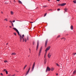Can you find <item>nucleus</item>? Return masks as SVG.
<instances>
[{
  "instance_id": "obj_35",
  "label": "nucleus",
  "mask_w": 76,
  "mask_h": 76,
  "mask_svg": "<svg viewBox=\"0 0 76 76\" xmlns=\"http://www.w3.org/2000/svg\"><path fill=\"white\" fill-rule=\"evenodd\" d=\"M31 69V67H29V68L28 69V70L29 71V70H30V69Z\"/></svg>"
},
{
  "instance_id": "obj_51",
  "label": "nucleus",
  "mask_w": 76,
  "mask_h": 76,
  "mask_svg": "<svg viewBox=\"0 0 76 76\" xmlns=\"http://www.w3.org/2000/svg\"><path fill=\"white\" fill-rule=\"evenodd\" d=\"M30 53H31V51H30Z\"/></svg>"
},
{
  "instance_id": "obj_1",
  "label": "nucleus",
  "mask_w": 76,
  "mask_h": 76,
  "mask_svg": "<svg viewBox=\"0 0 76 76\" xmlns=\"http://www.w3.org/2000/svg\"><path fill=\"white\" fill-rule=\"evenodd\" d=\"M13 29H14L15 31H16V32L18 33V35L20 36V42H21V41H22V40L23 41V42H24L25 41V42H26V40L27 39L26 38H25V39L24 38V37H25V35L24 34H23L22 35H21L20 34H19V31H18V30L16 29V28H13Z\"/></svg>"
},
{
  "instance_id": "obj_10",
  "label": "nucleus",
  "mask_w": 76,
  "mask_h": 76,
  "mask_svg": "<svg viewBox=\"0 0 76 76\" xmlns=\"http://www.w3.org/2000/svg\"><path fill=\"white\" fill-rule=\"evenodd\" d=\"M44 63L45 64H46V62H47V59L45 58L44 60Z\"/></svg>"
},
{
  "instance_id": "obj_29",
  "label": "nucleus",
  "mask_w": 76,
  "mask_h": 76,
  "mask_svg": "<svg viewBox=\"0 0 76 76\" xmlns=\"http://www.w3.org/2000/svg\"><path fill=\"white\" fill-rule=\"evenodd\" d=\"M14 35H15V36H16V33H14Z\"/></svg>"
},
{
  "instance_id": "obj_4",
  "label": "nucleus",
  "mask_w": 76,
  "mask_h": 76,
  "mask_svg": "<svg viewBox=\"0 0 76 76\" xmlns=\"http://www.w3.org/2000/svg\"><path fill=\"white\" fill-rule=\"evenodd\" d=\"M66 3H63L62 4H59L58 5V6H64L65 5H66Z\"/></svg>"
},
{
  "instance_id": "obj_25",
  "label": "nucleus",
  "mask_w": 76,
  "mask_h": 76,
  "mask_svg": "<svg viewBox=\"0 0 76 76\" xmlns=\"http://www.w3.org/2000/svg\"><path fill=\"white\" fill-rule=\"evenodd\" d=\"M56 65H57V66L58 67H60V65H59V64H58L57 63L56 64Z\"/></svg>"
},
{
  "instance_id": "obj_37",
  "label": "nucleus",
  "mask_w": 76,
  "mask_h": 76,
  "mask_svg": "<svg viewBox=\"0 0 76 76\" xmlns=\"http://www.w3.org/2000/svg\"><path fill=\"white\" fill-rule=\"evenodd\" d=\"M1 75V76H3V74L2 73H1L0 74Z\"/></svg>"
},
{
  "instance_id": "obj_50",
  "label": "nucleus",
  "mask_w": 76,
  "mask_h": 76,
  "mask_svg": "<svg viewBox=\"0 0 76 76\" xmlns=\"http://www.w3.org/2000/svg\"><path fill=\"white\" fill-rule=\"evenodd\" d=\"M48 0V1H50V0Z\"/></svg>"
},
{
  "instance_id": "obj_44",
  "label": "nucleus",
  "mask_w": 76,
  "mask_h": 76,
  "mask_svg": "<svg viewBox=\"0 0 76 76\" xmlns=\"http://www.w3.org/2000/svg\"><path fill=\"white\" fill-rule=\"evenodd\" d=\"M43 7H46V6H44Z\"/></svg>"
},
{
  "instance_id": "obj_17",
  "label": "nucleus",
  "mask_w": 76,
  "mask_h": 76,
  "mask_svg": "<svg viewBox=\"0 0 76 76\" xmlns=\"http://www.w3.org/2000/svg\"><path fill=\"white\" fill-rule=\"evenodd\" d=\"M16 53H12L11 54V55H16Z\"/></svg>"
},
{
  "instance_id": "obj_3",
  "label": "nucleus",
  "mask_w": 76,
  "mask_h": 76,
  "mask_svg": "<svg viewBox=\"0 0 76 76\" xmlns=\"http://www.w3.org/2000/svg\"><path fill=\"white\" fill-rule=\"evenodd\" d=\"M35 62H34L33 64V66H32V68L31 69V72H32V71L34 70V67H35Z\"/></svg>"
},
{
  "instance_id": "obj_30",
  "label": "nucleus",
  "mask_w": 76,
  "mask_h": 76,
  "mask_svg": "<svg viewBox=\"0 0 76 76\" xmlns=\"http://www.w3.org/2000/svg\"><path fill=\"white\" fill-rule=\"evenodd\" d=\"M60 35H59L57 37V38H60Z\"/></svg>"
},
{
  "instance_id": "obj_5",
  "label": "nucleus",
  "mask_w": 76,
  "mask_h": 76,
  "mask_svg": "<svg viewBox=\"0 0 76 76\" xmlns=\"http://www.w3.org/2000/svg\"><path fill=\"white\" fill-rule=\"evenodd\" d=\"M51 47L50 46H49L45 50V52L46 53H47V51H48V50H49L50 49V48Z\"/></svg>"
},
{
  "instance_id": "obj_40",
  "label": "nucleus",
  "mask_w": 76,
  "mask_h": 76,
  "mask_svg": "<svg viewBox=\"0 0 76 76\" xmlns=\"http://www.w3.org/2000/svg\"><path fill=\"white\" fill-rule=\"evenodd\" d=\"M15 22V20H12V22Z\"/></svg>"
},
{
  "instance_id": "obj_26",
  "label": "nucleus",
  "mask_w": 76,
  "mask_h": 76,
  "mask_svg": "<svg viewBox=\"0 0 76 76\" xmlns=\"http://www.w3.org/2000/svg\"><path fill=\"white\" fill-rule=\"evenodd\" d=\"M4 63H7L8 61L7 60L4 61Z\"/></svg>"
},
{
  "instance_id": "obj_14",
  "label": "nucleus",
  "mask_w": 76,
  "mask_h": 76,
  "mask_svg": "<svg viewBox=\"0 0 76 76\" xmlns=\"http://www.w3.org/2000/svg\"><path fill=\"white\" fill-rule=\"evenodd\" d=\"M61 39H63L64 41H65V40H66V38H65L64 37H63L61 38Z\"/></svg>"
},
{
  "instance_id": "obj_42",
  "label": "nucleus",
  "mask_w": 76,
  "mask_h": 76,
  "mask_svg": "<svg viewBox=\"0 0 76 76\" xmlns=\"http://www.w3.org/2000/svg\"><path fill=\"white\" fill-rule=\"evenodd\" d=\"M30 23H33V22H30Z\"/></svg>"
},
{
  "instance_id": "obj_11",
  "label": "nucleus",
  "mask_w": 76,
  "mask_h": 76,
  "mask_svg": "<svg viewBox=\"0 0 76 76\" xmlns=\"http://www.w3.org/2000/svg\"><path fill=\"white\" fill-rule=\"evenodd\" d=\"M70 28L71 30H73V26L72 25L71 26Z\"/></svg>"
},
{
  "instance_id": "obj_12",
  "label": "nucleus",
  "mask_w": 76,
  "mask_h": 76,
  "mask_svg": "<svg viewBox=\"0 0 76 76\" xmlns=\"http://www.w3.org/2000/svg\"><path fill=\"white\" fill-rule=\"evenodd\" d=\"M18 1L20 4H22V2H21V1H20L18 0Z\"/></svg>"
},
{
  "instance_id": "obj_22",
  "label": "nucleus",
  "mask_w": 76,
  "mask_h": 76,
  "mask_svg": "<svg viewBox=\"0 0 76 76\" xmlns=\"http://www.w3.org/2000/svg\"><path fill=\"white\" fill-rule=\"evenodd\" d=\"M76 0H75V1H73V3H75V4L76 3Z\"/></svg>"
},
{
  "instance_id": "obj_13",
  "label": "nucleus",
  "mask_w": 76,
  "mask_h": 76,
  "mask_svg": "<svg viewBox=\"0 0 76 76\" xmlns=\"http://www.w3.org/2000/svg\"><path fill=\"white\" fill-rule=\"evenodd\" d=\"M29 72V71L28 70V71L27 72L26 74L25 75V76H26V75H27L28 74Z\"/></svg>"
},
{
  "instance_id": "obj_15",
  "label": "nucleus",
  "mask_w": 76,
  "mask_h": 76,
  "mask_svg": "<svg viewBox=\"0 0 76 76\" xmlns=\"http://www.w3.org/2000/svg\"><path fill=\"white\" fill-rule=\"evenodd\" d=\"M65 12H67V8H65L64 9Z\"/></svg>"
},
{
  "instance_id": "obj_18",
  "label": "nucleus",
  "mask_w": 76,
  "mask_h": 76,
  "mask_svg": "<svg viewBox=\"0 0 76 76\" xmlns=\"http://www.w3.org/2000/svg\"><path fill=\"white\" fill-rule=\"evenodd\" d=\"M11 15H13L14 14V12L13 11H11L10 12Z\"/></svg>"
},
{
  "instance_id": "obj_16",
  "label": "nucleus",
  "mask_w": 76,
  "mask_h": 76,
  "mask_svg": "<svg viewBox=\"0 0 76 76\" xmlns=\"http://www.w3.org/2000/svg\"><path fill=\"white\" fill-rule=\"evenodd\" d=\"M76 70H75V71H74V72H73V74L74 75H75V74H76Z\"/></svg>"
},
{
  "instance_id": "obj_8",
  "label": "nucleus",
  "mask_w": 76,
  "mask_h": 76,
  "mask_svg": "<svg viewBox=\"0 0 76 76\" xmlns=\"http://www.w3.org/2000/svg\"><path fill=\"white\" fill-rule=\"evenodd\" d=\"M39 46V41H37V46L36 50L37 51L38 50V47Z\"/></svg>"
},
{
  "instance_id": "obj_9",
  "label": "nucleus",
  "mask_w": 76,
  "mask_h": 76,
  "mask_svg": "<svg viewBox=\"0 0 76 76\" xmlns=\"http://www.w3.org/2000/svg\"><path fill=\"white\" fill-rule=\"evenodd\" d=\"M51 53H49L48 54V57L49 58H50L51 57Z\"/></svg>"
},
{
  "instance_id": "obj_39",
  "label": "nucleus",
  "mask_w": 76,
  "mask_h": 76,
  "mask_svg": "<svg viewBox=\"0 0 76 76\" xmlns=\"http://www.w3.org/2000/svg\"><path fill=\"white\" fill-rule=\"evenodd\" d=\"M15 74H14L13 75H12L11 76H15Z\"/></svg>"
},
{
  "instance_id": "obj_20",
  "label": "nucleus",
  "mask_w": 76,
  "mask_h": 76,
  "mask_svg": "<svg viewBox=\"0 0 76 76\" xmlns=\"http://www.w3.org/2000/svg\"><path fill=\"white\" fill-rule=\"evenodd\" d=\"M4 20H5L6 22H7L8 21V20H7V18H5L4 19Z\"/></svg>"
},
{
  "instance_id": "obj_6",
  "label": "nucleus",
  "mask_w": 76,
  "mask_h": 76,
  "mask_svg": "<svg viewBox=\"0 0 76 76\" xmlns=\"http://www.w3.org/2000/svg\"><path fill=\"white\" fill-rule=\"evenodd\" d=\"M50 70H51V69L50 68L48 67L46 68V72H47L48 71H50Z\"/></svg>"
},
{
  "instance_id": "obj_21",
  "label": "nucleus",
  "mask_w": 76,
  "mask_h": 76,
  "mask_svg": "<svg viewBox=\"0 0 76 76\" xmlns=\"http://www.w3.org/2000/svg\"><path fill=\"white\" fill-rule=\"evenodd\" d=\"M54 70V68H51V70L52 71H53V70Z\"/></svg>"
},
{
  "instance_id": "obj_46",
  "label": "nucleus",
  "mask_w": 76,
  "mask_h": 76,
  "mask_svg": "<svg viewBox=\"0 0 76 76\" xmlns=\"http://www.w3.org/2000/svg\"><path fill=\"white\" fill-rule=\"evenodd\" d=\"M10 28H12V26H10Z\"/></svg>"
},
{
  "instance_id": "obj_24",
  "label": "nucleus",
  "mask_w": 76,
  "mask_h": 76,
  "mask_svg": "<svg viewBox=\"0 0 76 76\" xmlns=\"http://www.w3.org/2000/svg\"><path fill=\"white\" fill-rule=\"evenodd\" d=\"M47 54V52L45 53V54L44 56V58H45V56H46V55Z\"/></svg>"
},
{
  "instance_id": "obj_27",
  "label": "nucleus",
  "mask_w": 76,
  "mask_h": 76,
  "mask_svg": "<svg viewBox=\"0 0 76 76\" xmlns=\"http://www.w3.org/2000/svg\"><path fill=\"white\" fill-rule=\"evenodd\" d=\"M5 72L7 75V74H8V72H7V71H6Z\"/></svg>"
},
{
  "instance_id": "obj_33",
  "label": "nucleus",
  "mask_w": 76,
  "mask_h": 76,
  "mask_svg": "<svg viewBox=\"0 0 76 76\" xmlns=\"http://www.w3.org/2000/svg\"><path fill=\"white\" fill-rule=\"evenodd\" d=\"M60 9L59 8L57 9L58 11H60Z\"/></svg>"
},
{
  "instance_id": "obj_36",
  "label": "nucleus",
  "mask_w": 76,
  "mask_h": 76,
  "mask_svg": "<svg viewBox=\"0 0 76 76\" xmlns=\"http://www.w3.org/2000/svg\"><path fill=\"white\" fill-rule=\"evenodd\" d=\"M4 71H5L6 72V71H7V70H6V69H4Z\"/></svg>"
},
{
  "instance_id": "obj_31",
  "label": "nucleus",
  "mask_w": 76,
  "mask_h": 76,
  "mask_svg": "<svg viewBox=\"0 0 76 76\" xmlns=\"http://www.w3.org/2000/svg\"><path fill=\"white\" fill-rule=\"evenodd\" d=\"M27 40L28 41V39H29V37L28 36L27 37Z\"/></svg>"
},
{
  "instance_id": "obj_45",
  "label": "nucleus",
  "mask_w": 76,
  "mask_h": 76,
  "mask_svg": "<svg viewBox=\"0 0 76 76\" xmlns=\"http://www.w3.org/2000/svg\"><path fill=\"white\" fill-rule=\"evenodd\" d=\"M48 10H51V9H49Z\"/></svg>"
},
{
  "instance_id": "obj_19",
  "label": "nucleus",
  "mask_w": 76,
  "mask_h": 76,
  "mask_svg": "<svg viewBox=\"0 0 76 76\" xmlns=\"http://www.w3.org/2000/svg\"><path fill=\"white\" fill-rule=\"evenodd\" d=\"M26 67H27V65H26L24 68V69H23L24 70L25 69V68H26Z\"/></svg>"
},
{
  "instance_id": "obj_43",
  "label": "nucleus",
  "mask_w": 76,
  "mask_h": 76,
  "mask_svg": "<svg viewBox=\"0 0 76 76\" xmlns=\"http://www.w3.org/2000/svg\"><path fill=\"white\" fill-rule=\"evenodd\" d=\"M1 13H2V14L3 13V12H1Z\"/></svg>"
},
{
  "instance_id": "obj_7",
  "label": "nucleus",
  "mask_w": 76,
  "mask_h": 76,
  "mask_svg": "<svg viewBox=\"0 0 76 76\" xmlns=\"http://www.w3.org/2000/svg\"><path fill=\"white\" fill-rule=\"evenodd\" d=\"M48 43V40H46L45 41V47H47V45Z\"/></svg>"
},
{
  "instance_id": "obj_41",
  "label": "nucleus",
  "mask_w": 76,
  "mask_h": 76,
  "mask_svg": "<svg viewBox=\"0 0 76 76\" xmlns=\"http://www.w3.org/2000/svg\"><path fill=\"white\" fill-rule=\"evenodd\" d=\"M57 1H60V0H56Z\"/></svg>"
},
{
  "instance_id": "obj_32",
  "label": "nucleus",
  "mask_w": 76,
  "mask_h": 76,
  "mask_svg": "<svg viewBox=\"0 0 76 76\" xmlns=\"http://www.w3.org/2000/svg\"><path fill=\"white\" fill-rule=\"evenodd\" d=\"M33 45H34L35 44V42H33Z\"/></svg>"
},
{
  "instance_id": "obj_49",
  "label": "nucleus",
  "mask_w": 76,
  "mask_h": 76,
  "mask_svg": "<svg viewBox=\"0 0 76 76\" xmlns=\"http://www.w3.org/2000/svg\"><path fill=\"white\" fill-rule=\"evenodd\" d=\"M8 43H7V44H6V45H8Z\"/></svg>"
},
{
  "instance_id": "obj_2",
  "label": "nucleus",
  "mask_w": 76,
  "mask_h": 76,
  "mask_svg": "<svg viewBox=\"0 0 76 76\" xmlns=\"http://www.w3.org/2000/svg\"><path fill=\"white\" fill-rule=\"evenodd\" d=\"M42 47H41L39 50V54H38L39 57V56H40V55H41V51H42Z\"/></svg>"
},
{
  "instance_id": "obj_48",
  "label": "nucleus",
  "mask_w": 76,
  "mask_h": 76,
  "mask_svg": "<svg viewBox=\"0 0 76 76\" xmlns=\"http://www.w3.org/2000/svg\"><path fill=\"white\" fill-rule=\"evenodd\" d=\"M56 75H58V74L57 73H56Z\"/></svg>"
},
{
  "instance_id": "obj_28",
  "label": "nucleus",
  "mask_w": 76,
  "mask_h": 76,
  "mask_svg": "<svg viewBox=\"0 0 76 76\" xmlns=\"http://www.w3.org/2000/svg\"><path fill=\"white\" fill-rule=\"evenodd\" d=\"M75 54H76V53H73L72 54V55H75Z\"/></svg>"
},
{
  "instance_id": "obj_47",
  "label": "nucleus",
  "mask_w": 76,
  "mask_h": 76,
  "mask_svg": "<svg viewBox=\"0 0 76 76\" xmlns=\"http://www.w3.org/2000/svg\"><path fill=\"white\" fill-rule=\"evenodd\" d=\"M29 50H30V51H31V49H29Z\"/></svg>"
},
{
  "instance_id": "obj_38",
  "label": "nucleus",
  "mask_w": 76,
  "mask_h": 76,
  "mask_svg": "<svg viewBox=\"0 0 76 76\" xmlns=\"http://www.w3.org/2000/svg\"><path fill=\"white\" fill-rule=\"evenodd\" d=\"M10 22H11V23H12V21L11 20L10 21Z\"/></svg>"
},
{
  "instance_id": "obj_52",
  "label": "nucleus",
  "mask_w": 76,
  "mask_h": 76,
  "mask_svg": "<svg viewBox=\"0 0 76 76\" xmlns=\"http://www.w3.org/2000/svg\"><path fill=\"white\" fill-rule=\"evenodd\" d=\"M14 1L15 2V1Z\"/></svg>"
},
{
  "instance_id": "obj_53",
  "label": "nucleus",
  "mask_w": 76,
  "mask_h": 76,
  "mask_svg": "<svg viewBox=\"0 0 76 76\" xmlns=\"http://www.w3.org/2000/svg\"><path fill=\"white\" fill-rule=\"evenodd\" d=\"M28 57H29V56H28Z\"/></svg>"
},
{
  "instance_id": "obj_23",
  "label": "nucleus",
  "mask_w": 76,
  "mask_h": 76,
  "mask_svg": "<svg viewBox=\"0 0 76 76\" xmlns=\"http://www.w3.org/2000/svg\"><path fill=\"white\" fill-rule=\"evenodd\" d=\"M47 13H46L44 14V17H45V16H46L47 15Z\"/></svg>"
},
{
  "instance_id": "obj_34",
  "label": "nucleus",
  "mask_w": 76,
  "mask_h": 76,
  "mask_svg": "<svg viewBox=\"0 0 76 76\" xmlns=\"http://www.w3.org/2000/svg\"><path fill=\"white\" fill-rule=\"evenodd\" d=\"M12 26H13V23H12Z\"/></svg>"
}]
</instances>
